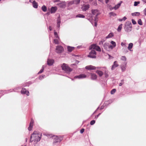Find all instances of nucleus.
I'll return each mask as SVG.
<instances>
[{"instance_id":"f257e3e1","label":"nucleus","mask_w":146,"mask_h":146,"mask_svg":"<svg viewBox=\"0 0 146 146\" xmlns=\"http://www.w3.org/2000/svg\"><path fill=\"white\" fill-rule=\"evenodd\" d=\"M41 136V134H40L38 132L35 131L31 135L30 141L31 142H32L33 141L36 142L38 141H40Z\"/></svg>"},{"instance_id":"f03ea898","label":"nucleus","mask_w":146,"mask_h":146,"mask_svg":"<svg viewBox=\"0 0 146 146\" xmlns=\"http://www.w3.org/2000/svg\"><path fill=\"white\" fill-rule=\"evenodd\" d=\"M132 24L130 21H127L126 22L124 27V29L125 31L129 32L131 31L132 30Z\"/></svg>"},{"instance_id":"7ed1b4c3","label":"nucleus","mask_w":146,"mask_h":146,"mask_svg":"<svg viewBox=\"0 0 146 146\" xmlns=\"http://www.w3.org/2000/svg\"><path fill=\"white\" fill-rule=\"evenodd\" d=\"M47 136L48 137H52L54 139V143H55L58 142H60L62 138L61 137H59L53 135L52 136V134H47Z\"/></svg>"},{"instance_id":"20e7f679","label":"nucleus","mask_w":146,"mask_h":146,"mask_svg":"<svg viewBox=\"0 0 146 146\" xmlns=\"http://www.w3.org/2000/svg\"><path fill=\"white\" fill-rule=\"evenodd\" d=\"M61 67L63 70L67 73H69L72 71V69L70 68L66 64L63 63L61 65Z\"/></svg>"},{"instance_id":"39448f33","label":"nucleus","mask_w":146,"mask_h":146,"mask_svg":"<svg viewBox=\"0 0 146 146\" xmlns=\"http://www.w3.org/2000/svg\"><path fill=\"white\" fill-rule=\"evenodd\" d=\"M96 52L94 50H92L89 53L88 57L91 58H95L96 57Z\"/></svg>"},{"instance_id":"423d86ee","label":"nucleus","mask_w":146,"mask_h":146,"mask_svg":"<svg viewBox=\"0 0 146 146\" xmlns=\"http://www.w3.org/2000/svg\"><path fill=\"white\" fill-rule=\"evenodd\" d=\"M56 52L58 53H61L64 51L63 47L61 46H58L56 48Z\"/></svg>"},{"instance_id":"0eeeda50","label":"nucleus","mask_w":146,"mask_h":146,"mask_svg":"<svg viewBox=\"0 0 146 146\" xmlns=\"http://www.w3.org/2000/svg\"><path fill=\"white\" fill-rule=\"evenodd\" d=\"M92 49L94 50L95 49L98 51L100 52L101 51V49L100 47L96 45V44H93L90 47V49Z\"/></svg>"},{"instance_id":"6e6552de","label":"nucleus","mask_w":146,"mask_h":146,"mask_svg":"<svg viewBox=\"0 0 146 146\" xmlns=\"http://www.w3.org/2000/svg\"><path fill=\"white\" fill-rule=\"evenodd\" d=\"M111 45H110L109 44L108 42H105L103 44V47L106 50L109 51L111 49Z\"/></svg>"},{"instance_id":"1a4fd4ad","label":"nucleus","mask_w":146,"mask_h":146,"mask_svg":"<svg viewBox=\"0 0 146 146\" xmlns=\"http://www.w3.org/2000/svg\"><path fill=\"white\" fill-rule=\"evenodd\" d=\"M90 8V5L89 4L84 5L82 7V9L83 11H86Z\"/></svg>"},{"instance_id":"9d476101","label":"nucleus","mask_w":146,"mask_h":146,"mask_svg":"<svg viewBox=\"0 0 146 146\" xmlns=\"http://www.w3.org/2000/svg\"><path fill=\"white\" fill-rule=\"evenodd\" d=\"M80 0H74L73 1H71L68 3V5H70L73 4H78L80 2Z\"/></svg>"},{"instance_id":"9b49d317","label":"nucleus","mask_w":146,"mask_h":146,"mask_svg":"<svg viewBox=\"0 0 146 146\" xmlns=\"http://www.w3.org/2000/svg\"><path fill=\"white\" fill-rule=\"evenodd\" d=\"M34 121L33 119H31L30 123L29 126L28 128V129L29 131H31L33 128Z\"/></svg>"},{"instance_id":"f8f14e48","label":"nucleus","mask_w":146,"mask_h":146,"mask_svg":"<svg viewBox=\"0 0 146 146\" xmlns=\"http://www.w3.org/2000/svg\"><path fill=\"white\" fill-rule=\"evenodd\" d=\"M96 68L94 66L91 65L86 66L85 68L88 70H94L96 69Z\"/></svg>"},{"instance_id":"ddd939ff","label":"nucleus","mask_w":146,"mask_h":146,"mask_svg":"<svg viewBox=\"0 0 146 146\" xmlns=\"http://www.w3.org/2000/svg\"><path fill=\"white\" fill-rule=\"evenodd\" d=\"M86 77V76L85 74H80L78 76H75L74 77V78H78L80 79V78H85Z\"/></svg>"},{"instance_id":"4468645a","label":"nucleus","mask_w":146,"mask_h":146,"mask_svg":"<svg viewBox=\"0 0 146 146\" xmlns=\"http://www.w3.org/2000/svg\"><path fill=\"white\" fill-rule=\"evenodd\" d=\"M22 94H26L27 96L29 95V92L28 91H27L26 89L25 88H23L22 90L21 91Z\"/></svg>"},{"instance_id":"2eb2a0df","label":"nucleus","mask_w":146,"mask_h":146,"mask_svg":"<svg viewBox=\"0 0 146 146\" xmlns=\"http://www.w3.org/2000/svg\"><path fill=\"white\" fill-rule=\"evenodd\" d=\"M54 62V60L53 59H49L47 60V64L49 66L52 65Z\"/></svg>"},{"instance_id":"dca6fc26","label":"nucleus","mask_w":146,"mask_h":146,"mask_svg":"<svg viewBox=\"0 0 146 146\" xmlns=\"http://www.w3.org/2000/svg\"><path fill=\"white\" fill-rule=\"evenodd\" d=\"M119 64H118L117 62L115 61L114 62L113 65L112 66L111 69V70H113L115 68L118 67Z\"/></svg>"},{"instance_id":"f3484780","label":"nucleus","mask_w":146,"mask_h":146,"mask_svg":"<svg viewBox=\"0 0 146 146\" xmlns=\"http://www.w3.org/2000/svg\"><path fill=\"white\" fill-rule=\"evenodd\" d=\"M91 78L93 80H96L97 77V76L95 74L91 73Z\"/></svg>"},{"instance_id":"a211bd4d","label":"nucleus","mask_w":146,"mask_h":146,"mask_svg":"<svg viewBox=\"0 0 146 146\" xmlns=\"http://www.w3.org/2000/svg\"><path fill=\"white\" fill-rule=\"evenodd\" d=\"M127 63V62H125L124 64L122 66L121 68L122 70L123 71H124L125 70Z\"/></svg>"},{"instance_id":"6ab92c4d","label":"nucleus","mask_w":146,"mask_h":146,"mask_svg":"<svg viewBox=\"0 0 146 146\" xmlns=\"http://www.w3.org/2000/svg\"><path fill=\"white\" fill-rule=\"evenodd\" d=\"M96 73L99 75L100 77L102 76L104 74L103 72L99 70H97L96 71Z\"/></svg>"},{"instance_id":"aec40b11","label":"nucleus","mask_w":146,"mask_h":146,"mask_svg":"<svg viewBox=\"0 0 146 146\" xmlns=\"http://www.w3.org/2000/svg\"><path fill=\"white\" fill-rule=\"evenodd\" d=\"M104 68L105 70H104V75L106 78H107L108 76V70L106 69V68Z\"/></svg>"},{"instance_id":"412c9836","label":"nucleus","mask_w":146,"mask_h":146,"mask_svg":"<svg viewBox=\"0 0 146 146\" xmlns=\"http://www.w3.org/2000/svg\"><path fill=\"white\" fill-rule=\"evenodd\" d=\"M58 5L61 8H64L66 6V4L64 3H62L58 4Z\"/></svg>"},{"instance_id":"4be33fe9","label":"nucleus","mask_w":146,"mask_h":146,"mask_svg":"<svg viewBox=\"0 0 146 146\" xmlns=\"http://www.w3.org/2000/svg\"><path fill=\"white\" fill-rule=\"evenodd\" d=\"M51 13H54L57 10V7H52L51 8Z\"/></svg>"},{"instance_id":"5701e85b","label":"nucleus","mask_w":146,"mask_h":146,"mask_svg":"<svg viewBox=\"0 0 146 146\" xmlns=\"http://www.w3.org/2000/svg\"><path fill=\"white\" fill-rule=\"evenodd\" d=\"M33 7L35 8H37L38 7V5L35 1H34L33 3Z\"/></svg>"},{"instance_id":"b1692460","label":"nucleus","mask_w":146,"mask_h":146,"mask_svg":"<svg viewBox=\"0 0 146 146\" xmlns=\"http://www.w3.org/2000/svg\"><path fill=\"white\" fill-rule=\"evenodd\" d=\"M111 43L113 45H111V46H112L111 47V49L112 50V49L113 48L115 47L116 46V43L115 42L113 41H112L111 42Z\"/></svg>"},{"instance_id":"393cba45","label":"nucleus","mask_w":146,"mask_h":146,"mask_svg":"<svg viewBox=\"0 0 146 146\" xmlns=\"http://www.w3.org/2000/svg\"><path fill=\"white\" fill-rule=\"evenodd\" d=\"M121 3H119L113 7V9L116 10L119 8L121 5Z\"/></svg>"},{"instance_id":"a878e982","label":"nucleus","mask_w":146,"mask_h":146,"mask_svg":"<svg viewBox=\"0 0 146 146\" xmlns=\"http://www.w3.org/2000/svg\"><path fill=\"white\" fill-rule=\"evenodd\" d=\"M68 51L69 52H71L74 49V47L68 46L67 47Z\"/></svg>"},{"instance_id":"bb28decb","label":"nucleus","mask_w":146,"mask_h":146,"mask_svg":"<svg viewBox=\"0 0 146 146\" xmlns=\"http://www.w3.org/2000/svg\"><path fill=\"white\" fill-rule=\"evenodd\" d=\"M133 46V44L132 43H130L129 44V46L128 47V49L130 51H131V49L132 48Z\"/></svg>"},{"instance_id":"cd10ccee","label":"nucleus","mask_w":146,"mask_h":146,"mask_svg":"<svg viewBox=\"0 0 146 146\" xmlns=\"http://www.w3.org/2000/svg\"><path fill=\"white\" fill-rule=\"evenodd\" d=\"M76 17L84 18L85 16L82 14H79L76 16Z\"/></svg>"},{"instance_id":"c85d7f7f","label":"nucleus","mask_w":146,"mask_h":146,"mask_svg":"<svg viewBox=\"0 0 146 146\" xmlns=\"http://www.w3.org/2000/svg\"><path fill=\"white\" fill-rule=\"evenodd\" d=\"M41 9L44 12H45L47 11V8L45 5H43L41 7Z\"/></svg>"},{"instance_id":"c756f323","label":"nucleus","mask_w":146,"mask_h":146,"mask_svg":"<svg viewBox=\"0 0 146 146\" xmlns=\"http://www.w3.org/2000/svg\"><path fill=\"white\" fill-rule=\"evenodd\" d=\"M122 24H120L118 27V28L117 29L118 31H120L122 28Z\"/></svg>"},{"instance_id":"7c9ffc66","label":"nucleus","mask_w":146,"mask_h":146,"mask_svg":"<svg viewBox=\"0 0 146 146\" xmlns=\"http://www.w3.org/2000/svg\"><path fill=\"white\" fill-rule=\"evenodd\" d=\"M140 15V13L139 12H136L132 13V15L133 16H139Z\"/></svg>"},{"instance_id":"2f4dec72","label":"nucleus","mask_w":146,"mask_h":146,"mask_svg":"<svg viewBox=\"0 0 146 146\" xmlns=\"http://www.w3.org/2000/svg\"><path fill=\"white\" fill-rule=\"evenodd\" d=\"M107 6L109 8L110 10H112L113 9V7H112L110 5L107 4Z\"/></svg>"},{"instance_id":"473e14b6","label":"nucleus","mask_w":146,"mask_h":146,"mask_svg":"<svg viewBox=\"0 0 146 146\" xmlns=\"http://www.w3.org/2000/svg\"><path fill=\"white\" fill-rule=\"evenodd\" d=\"M54 43L56 44H58L59 42L57 39H55L54 40Z\"/></svg>"},{"instance_id":"72a5a7b5","label":"nucleus","mask_w":146,"mask_h":146,"mask_svg":"<svg viewBox=\"0 0 146 146\" xmlns=\"http://www.w3.org/2000/svg\"><path fill=\"white\" fill-rule=\"evenodd\" d=\"M109 14L110 15V16H116V14L114 13L113 12H111L109 13Z\"/></svg>"},{"instance_id":"f704fd0d","label":"nucleus","mask_w":146,"mask_h":146,"mask_svg":"<svg viewBox=\"0 0 146 146\" xmlns=\"http://www.w3.org/2000/svg\"><path fill=\"white\" fill-rule=\"evenodd\" d=\"M113 36V34L112 33H110L106 38H110L112 37Z\"/></svg>"},{"instance_id":"c9c22d12","label":"nucleus","mask_w":146,"mask_h":146,"mask_svg":"<svg viewBox=\"0 0 146 146\" xmlns=\"http://www.w3.org/2000/svg\"><path fill=\"white\" fill-rule=\"evenodd\" d=\"M121 60H122L125 61L126 60L127 58L125 56H122L121 58Z\"/></svg>"},{"instance_id":"e433bc0d","label":"nucleus","mask_w":146,"mask_h":146,"mask_svg":"<svg viewBox=\"0 0 146 146\" xmlns=\"http://www.w3.org/2000/svg\"><path fill=\"white\" fill-rule=\"evenodd\" d=\"M116 89H112L111 91V94H113L115 93V92H116Z\"/></svg>"},{"instance_id":"4c0bfd02","label":"nucleus","mask_w":146,"mask_h":146,"mask_svg":"<svg viewBox=\"0 0 146 146\" xmlns=\"http://www.w3.org/2000/svg\"><path fill=\"white\" fill-rule=\"evenodd\" d=\"M92 12L93 14L95 15L98 12V11L97 10H92Z\"/></svg>"},{"instance_id":"58836bf2","label":"nucleus","mask_w":146,"mask_h":146,"mask_svg":"<svg viewBox=\"0 0 146 146\" xmlns=\"http://www.w3.org/2000/svg\"><path fill=\"white\" fill-rule=\"evenodd\" d=\"M54 35L56 38H58V39H59V38L58 36L57 33L56 32H54Z\"/></svg>"},{"instance_id":"ea45409f","label":"nucleus","mask_w":146,"mask_h":146,"mask_svg":"<svg viewBox=\"0 0 146 146\" xmlns=\"http://www.w3.org/2000/svg\"><path fill=\"white\" fill-rule=\"evenodd\" d=\"M140 3V2L139 1H135L134 5L135 6H137L138 4Z\"/></svg>"},{"instance_id":"a19ab883","label":"nucleus","mask_w":146,"mask_h":146,"mask_svg":"<svg viewBox=\"0 0 146 146\" xmlns=\"http://www.w3.org/2000/svg\"><path fill=\"white\" fill-rule=\"evenodd\" d=\"M138 24L140 25H142V23L141 19H139L138 20Z\"/></svg>"},{"instance_id":"79ce46f5","label":"nucleus","mask_w":146,"mask_h":146,"mask_svg":"<svg viewBox=\"0 0 146 146\" xmlns=\"http://www.w3.org/2000/svg\"><path fill=\"white\" fill-rule=\"evenodd\" d=\"M44 76H45V75H41L39 77V79L40 80H42V79L44 78Z\"/></svg>"},{"instance_id":"37998d69","label":"nucleus","mask_w":146,"mask_h":146,"mask_svg":"<svg viewBox=\"0 0 146 146\" xmlns=\"http://www.w3.org/2000/svg\"><path fill=\"white\" fill-rule=\"evenodd\" d=\"M104 41H105V40H102L100 41L99 43V45H103V43Z\"/></svg>"},{"instance_id":"c03bdc74","label":"nucleus","mask_w":146,"mask_h":146,"mask_svg":"<svg viewBox=\"0 0 146 146\" xmlns=\"http://www.w3.org/2000/svg\"><path fill=\"white\" fill-rule=\"evenodd\" d=\"M95 123V121L94 120L91 121L90 122V124L91 125H94Z\"/></svg>"},{"instance_id":"a18cd8bd","label":"nucleus","mask_w":146,"mask_h":146,"mask_svg":"<svg viewBox=\"0 0 146 146\" xmlns=\"http://www.w3.org/2000/svg\"><path fill=\"white\" fill-rule=\"evenodd\" d=\"M124 80H121V82L119 84L120 86H121L124 84Z\"/></svg>"},{"instance_id":"49530a36","label":"nucleus","mask_w":146,"mask_h":146,"mask_svg":"<svg viewBox=\"0 0 146 146\" xmlns=\"http://www.w3.org/2000/svg\"><path fill=\"white\" fill-rule=\"evenodd\" d=\"M44 70V68H42L40 70V71L38 72V74H40Z\"/></svg>"},{"instance_id":"de8ad7c7","label":"nucleus","mask_w":146,"mask_h":146,"mask_svg":"<svg viewBox=\"0 0 146 146\" xmlns=\"http://www.w3.org/2000/svg\"><path fill=\"white\" fill-rule=\"evenodd\" d=\"M132 23L133 24L135 25L136 23V22L133 19L132 20Z\"/></svg>"},{"instance_id":"09e8293b","label":"nucleus","mask_w":146,"mask_h":146,"mask_svg":"<svg viewBox=\"0 0 146 146\" xmlns=\"http://www.w3.org/2000/svg\"><path fill=\"white\" fill-rule=\"evenodd\" d=\"M84 129L83 128L80 131V133H82L84 131Z\"/></svg>"},{"instance_id":"8fccbe9b","label":"nucleus","mask_w":146,"mask_h":146,"mask_svg":"<svg viewBox=\"0 0 146 146\" xmlns=\"http://www.w3.org/2000/svg\"><path fill=\"white\" fill-rule=\"evenodd\" d=\"M126 44L125 43H124L123 42H121V45L122 46H125Z\"/></svg>"},{"instance_id":"3c124183","label":"nucleus","mask_w":146,"mask_h":146,"mask_svg":"<svg viewBox=\"0 0 146 146\" xmlns=\"http://www.w3.org/2000/svg\"><path fill=\"white\" fill-rule=\"evenodd\" d=\"M144 14L146 16V8L144 9Z\"/></svg>"},{"instance_id":"603ef678","label":"nucleus","mask_w":146,"mask_h":146,"mask_svg":"<svg viewBox=\"0 0 146 146\" xmlns=\"http://www.w3.org/2000/svg\"><path fill=\"white\" fill-rule=\"evenodd\" d=\"M126 19H127V18L125 17H123V20L124 21H125Z\"/></svg>"},{"instance_id":"864d4df0","label":"nucleus","mask_w":146,"mask_h":146,"mask_svg":"<svg viewBox=\"0 0 146 146\" xmlns=\"http://www.w3.org/2000/svg\"><path fill=\"white\" fill-rule=\"evenodd\" d=\"M101 114V113H99L98 115H97L96 116H95V118H97L98 116Z\"/></svg>"},{"instance_id":"5fc2aeb1","label":"nucleus","mask_w":146,"mask_h":146,"mask_svg":"<svg viewBox=\"0 0 146 146\" xmlns=\"http://www.w3.org/2000/svg\"><path fill=\"white\" fill-rule=\"evenodd\" d=\"M118 20L120 21H121L123 20V19H118Z\"/></svg>"},{"instance_id":"6e6d98bb","label":"nucleus","mask_w":146,"mask_h":146,"mask_svg":"<svg viewBox=\"0 0 146 146\" xmlns=\"http://www.w3.org/2000/svg\"><path fill=\"white\" fill-rule=\"evenodd\" d=\"M59 0H54V2H59Z\"/></svg>"},{"instance_id":"4d7b16f0","label":"nucleus","mask_w":146,"mask_h":146,"mask_svg":"<svg viewBox=\"0 0 146 146\" xmlns=\"http://www.w3.org/2000/svg\"><path fill=\"white\" fill-rule=\"evenodd\" d=\"M141 1L146 3V0H141Z\"/></svg>"},{"instance_id":"13d9d810","label":"nucleus","mask_w":146,"mask_h":146,"mask_svg":"<svg viewBox=\"0 0 146 146\" xmlns=\"http://www.w3.org/2000/svg\"><path fill=\"white\" fill-rule=\"evenodd\" d=\"M49 29L50 31H51L52 30V28H51V27L50 26L49 27Z\"/></svg>"},{"instance_id":"bf43d9fd","label":"nucleus","mask_w":146,"mask_h":146,"mask_svg":"<svg viewBox=\"0 0 146 146\" xmlns=\"http://www.w3.org/2000/svg\"><path fill=\"white\" fill-rule=\"evenodd\" d=\"M95 26H97V23L96 22H95Z\"/></svg>"},{"instance_id":"052dcab7","label":"nucleus","mask_w":146,"mask_h":146,"mask_svg":"<svg viewBox=\"0 0 146 146\" xmlns=\"http://www.w3.org/2000/svg\"><path fill=\"white\" fill-rule=\"evenodd\" d=\"M21 146H23V145H21ZM24 146H26V145H25Z\"/></svg>"},{"instance_id":"680f3d73","label":"nucleus","mask_w":146,"mask_h":146,"mask_svg":"<svg viewBox=\"0 0 146 146\" xmlns=\"http://www.w3.org/2000/svg\"><path fill=\"white\" fill-rule=\"evenodd\" d=\"M21 146H23V145H21ZM24 146H26V145H25Z\"/></svg>"},{"instance_id":"e2e57ef3","label":"nucleus","mask_w":146,"mask_h":146,"mask_svg":"<svg viewBox=\"0 0 146 146\" xmlns=\"http://www.w3.org/2000/svg\"><path fill=\"white\" fill-rule=\"evenodd\" d=\"M97 15H96V17H97Z\"/></svg>"},{"instance_id":"0e129e2a","label":"nucleus","mask_w":146,"mask_h":146,"mask_svg":"<svg viewBox=\"0 0 146 146\" xmlns=\"http://www.w3.org/2000/svg\"><path fill=\"white\" fill-rule=\"evenodd\" d=\"M1 0H0V1H1Z\"/></svg>"}]
</instances>
